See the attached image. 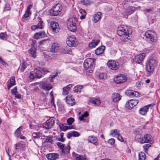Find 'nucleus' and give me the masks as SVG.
Masks as SVG:
<instances>
[{
	"mask_svg": "<svg viewBox=\"0 0 160 160\" xmlns=\"http://www.w3.org/2000/svg\"><path fill=\"white\" fill-rule=\"evenodd\" d=\"M139 160H145L146 156L145 153L143 152H141L139 153Z\"/></svg>",
	"mask_w": 160,
	"mask_h": 160,
	"instance_id": "nucleus-41",
	"label": "nucleus"
},
{
	"mask_svg": "<svg viewBox=\"0 0 160 160\" xmlns=\"http://www.w3.org/2000/svg\"><path fill=\"white\" fill-rule=\"evenodd\" d=\"M90 102L96 106H99L101 103V101L98 98H92L90 100Z\"/></svg>",
	"mask_w": 160,
	"mask_h": 160,
	"instance_id": "nucleus-26",
	"label": "nucleus"
},
{
	"mask_svg": "<svg viewBox=\"0 0 160 160\" xmlns=\"http://www.w3.org/2000/svg\"><path fill=\"white\" fill-rule=\"evenodd\" d=\"M70 147L69 146L65 147H64V148L62 149V152L65 153H68L69 152Z\"/></svg>",
	"mask_w": 160,
	"mask_h": 160,
	"instance_id": "nucleus-43",
	"label": "nucleus"
},
{
	"mask_svg": "<svg viewBox=\"0 0 160 160\" xmlns=\"http://www.w3.org/2000/svg\"><path fill=\"white\" fill-rule=\"evenodd\" d=\"M77 20L78 18L75 15H73L67 20V27L69 31L73 32L76 31L77 29L76 24Z\"/></svg>",
	"mask_w": 160,
	"mask_h": 160,
	"instance_id": "nucleus-3",
	"label": "nucleus"
},
{
	"mask_svg": "<svg viewBox=\"0 0 160 160\" xmlns=\"http://www.w3.org/2000/svg\"><path fill=\"white\" fill-rule=\"evenodd\" d=\"M117 137L118 139L121 142H124V139L121 136L120 133V135L118 136Z\"/></svg>",
	"mask_w": 160,
	"mask_h": 160,
	"instance_id": "nucleus-54",
	"label": "nucleus"
},
{
	"mask_svg": "<svg viewBox=\"0 0 160 160\" xmlns=\"http://www.w3.org/2000/svg\"><path fill=\"white\" fill-rule=\"evenodd\" d=\"M127 80V77L124 74H119L116 76L114 79L115 83L120 84L125 82Z\"/></svg>",
	"mask_w": 160,
	"mask_h": 160,
	"instance_id": "nucleus-8",
	"label": "nucleus"
},
{
	"mask_svg": "<svg viewBox=\"0 0 160 160\" xmlns=\"http://www.w3.org/2000/svg\"><path fill=\"white\" fill-rule=\"evenodd\" d=\"M36 51V48L33 47H32L29 51V52L34 58H36L37 56Z\"/></svg>",
	"mask_w": 160,
	"mask_h": 160,
	"instance_id": "nucleus-33",
	"label": "nucleus"
},
{
	"mask_svg": "<svg viewBox=\"0 0 160 160\" xmlns=\"http://www.w3.org/2000/svg\"><path fill=\"white\" fill-rule=\"evenodd\" d=\"M28 66V64L26 62H23L21 66L19 67L18 70L23 72Z\"/></svg>",
	"mask_w": 160,
	"mask_h": 160,
	"instance_id": "nucleus-39",
	"label": "nucleus"
},
{
	"mask_svg": "<svg viewBox=\"0 0 160 160\" xmlns=\"http://www.w3.org/2000/svg\"><path fill=\"white\" fill-rule=\"evenodd\" d=\"M32 41V47H35V44L36 43V41L32 39L31 40Z\"/></svg>",
	"mask_w": 160,
	"mask_h": 160,
	"instance_id": "nucleus-61",
	"label": "nucleus"
},
{
	"mask_svg": "<svg viewBox=\"0 0 160 160\" xmlns=\"http://www.w3.org/2000/svg\"><path fill=\"white\" fill-rule=\"evenodd\" d=\"M62 8V5L60 3H58L50 10V14L51 15L57 16L60 13Z\"/></svg>",
	"mask_w": 160,
	"mask_h": 160,
	"instance_id": "nucleus-6",
	"label": "nucleus"
},
{
	"mask_svg": "<svg viewBox=\"0 0 160 160\" xmlns=\"http://www.w3.org/2000/svg\"><path fill=\"white\" fill-rule=\"evenodd\" d=\"M47 41H48V39H44V40H43L41 41H40L39 42V44L40 45H41V44H43L45 42H46Z\"/></svg>",
	"mask_w": 160,
	"mask_h": 160,
	"instance_id": "nucleus-64",
	"label": "nucleus"
},
{
	"mask_svg": "<svg viewBox=\"0 0 160 160\" xmlns=\"http://www.w3.org/2000/svg\"><path fill=\"white\" fill-rule=\"evenodd\" d=\"M46 157L48 160H55L59 156L58 154L54 153H50L46 155Z\"/></svg>",
	"mask_w": 160,
	"mask_h": 160,
	"instance_id": "nucleus-23",
	"label": "nucleus"
},
{
	"mask_svg": "<svg viewBox=\"0 0 160 160\" xmlns=\"http://www.w3.org/2000/svg\"><path fill=\"white\" fill-rule=\"evenodd\" d=\"M151 145L149 144H145L143 146L145 152H146L148 148Z\"/></svg>",
	"mask_w": 160,
	"mask_h": 160,
	"instance_id": "nucleus-55",
	"label": "nucleus"
},
{
	"mask_svg": "<svg viewBox=\"0 0 160 160\" xmlns=\"http://www.w3.org/2000/svg\"><path fill=\"white\" fill-rule=\"evenodd\" d=\"M57 145L61 150L64 148V144L60 142L57 143Z\"/></svg>",
	"mask_w": 160,
	"mask_h": 160,
	"instance_id": "nucleus-53",
	"label": "nucleus"
},
{
	"mask_svg": "<svg viewBox=\"0 0 160 160\" xmlns=\"http://www.w3.org/2000/svg\"><path fill=\"white\" fill-rule=\"evenodd\" d=\"M102 13L100 12H98L97 13L95 14L93 16V21L95 23L98 22L101 19V15Z\"/></svg>",
	"mask_w": 160,
	"mask_h": 160,
	"instance_id": "nucleus-28",
	"label": "nucleus"
},
{
	"mask_svg": "<svg viewBox=\"0 0 160 160\" xmlns=\"http://www.w3.org/2000/svg\"><path fill=\"white\" fill-rule=\"evenodd\" d=\"M79 12L80 13L82 14V15H81L80 17V18L82 20H83L85 19L86 14V11L84 9L81 8L79 10Z\"/></svg>",
	"mask_w": 160,
	"mask_h": 160,
	"instance_id": "nucleus-38",
	"label": "nucleus"
},
{
	"mask_svg": "<svg viewBox=\"0 0 160 160\" xmlns=\"http://www.w3.org/2000/svg\"><path fill=\"white\" fill-rule=\"evenodd\" d=\"M146 56L145 53H142L135 57V62L137 63L141 64Z\"/></svg>",
	"mask_w": 160,
	"mask_h": 160,
	"instance_id": "nucleus-14",
	"label": "nucleus"
},
{
	"mask_svg": "<svg viewBox=\"0 0 160 160\" xmlns=\"http://www.w3.org/2000/svg\"><path fill=\"white\" fill-rule=\"evenodd\" d=\"M66 42L67 45L70 47H75L78 44V41L74 35L68 36Z\"/></svg>",
	"mask_w": 160,
	"mask_h": 160,
	"instance_id": "nucleus-7",
	"label": "nucleus"
},
{
	"mask_svg": "<svg viewBox=\"0 0 160 160\" xmlns=\"http://www.w3.org/2000/svg\"><path fill=\"white\" fill-rule=\"evenodd\" d=\"M120 132L119 130L117 129H113L110 131V135L112 136L113 137H117L118 136L120 135Z\"/></svg>",
	"mask_w": 160,
	"mask_h": 160,
	"instance_id": "nucleus-34",
	"label": "nucleus"
},
{
	"mask_svg": "<svg viewBox=\"0 0 160 160\" xmlns=\"http://www.w3.org/2000/svg\"><path fill=\"white\" fill-rule=\"evenodd\" d=\"M37 28H38L37 25H33L31 27V29L32 30H34Z\"/></svg>",
	"mask_w": 160,
	"mask_h": 160,
	"instance_id": "nucleus-62",
	"label": "nucleus"
},
{
	"mask_svg": "<svg viewBox=\"0 0 160 160\" xmlns=\"http://www.w3.org/2000/svg\"><path fill=\"white\" fill-rule=\"evenodd\" d=\"M88 141L90 143H93L96 146L98 145V139L96 137L93 136H89L88 138Z\"/></svg>",
	"mask_w": 160,
	"mask_h": 160,
	"instance_id": "nucleus-24",
	"label": "nucleus"
},
{
	"mask_svg": "<svg viewBox=\"0 0 160 160\" xmlns=\"http://www.w3.org/2000/svg\"><path fill=\"white\" fill-rule=\"evenodd\" d=\"M72 133L73 137H78L80 136V134L79 133L76 131H73L72 132Z\"/></svg>",
	"mask_w": 160,
	"mask_h": 160,
	"instance_id": "nucleus-50",
	"label": "nucleus"
},
{
	"mask_svg": "<svg viewBox=\"0 0 160 160\" xmlns=\"http://www.w3.org/2000/svg\"><path fill=\"white\" fill-rule=\"evenodd\" d=\"M43 22L41 20H40L39 22L38 23L37 25L38 28H39L40 29H42V28L43 26Z\"/></svg>",
	"mask_w": 160,
	"mask_h": 160,
	"instance_id": "nucleus-51",
	"label": "nucleus"
},
{
	"mask_svg": "<svg viewBox=\"0 0 160 160\" xmlns=\"http://www.w3.org/2000/svg\"><path fill=\"white\" fill-rule=\"evenodd\" d=\"M15 78L12 77L9 79L8 82V88L9 90L15 84Z\"/></svg>",
	"mask_w": 160,
	"mask_h": 160,
	"instance_id": "nucleus-25",
	"label": "nucleus"
},
{
	"mask_svg": "<svg viewBox=\"0 0 160 160\" xmlns=\"http://www.w3.org/2000/svg\"><path fill=\"white\" fill-rule=\"evenodd\" d=\"M94 60L92 58H88L85 59L83 63L84 68L88 69L87 72L90 73L93 72Z\"/></svg>",
	"mask_w": 160,
	"mask_h": 160,
	"instance_id": "nucleus-4",
	"label": "nucleus"
},
{
	"mask_svg": "<svg viewBox=\"0 0 160 160\" xmlns=\"http://www.w3.org/2000/svg\"><path fill=\"white\" fill-rule=\"evenodd\" d=\"M11 9V8L10 5L9 4H6L4 7V11H6L9 10H10Z\"/></svg>",
	"mask_w": 160,
	"mask_h": 160,
	"instance_id": "nucleus-52",
	"label": "nucleus"
},
{
	"mask_svg": "<svg viewBox=\"0 0 160 160\" xmlns=\"http://www.w3.org/2000/svg\"><path fill=\"white\" fill-rule=\"evenodd\" d=\"M112 100L114 102L119 101L121 99L120 95L118 93H115L112 94Z\"/></svg>",
	"mask_w": 160,
	"mask_h": 160,
	"instance_id": "nucleus-27",
	"label": "nucleus"
},
{
	"mask_svg": "<svg viewBox=\"0 0 160 160\" xmlns=\"http://www.w3.org/2000/svg\"><path fill=\"white\" fill-rule=\"evenodd\" d=\"M144 36L147 38H149L152 42H156L158 40L156 33L153 30L147 31L144 34Z\"/></svg>",
	"mask_w": 160,
	"mask_h": 160,
	"instance_id": "nucleus-5",
	"label": "nucleus"
},
{
	"mask_svg": "<svg viewBox=\"0 0 160 160\" xmlns=\"http://www.w3.org/2000/svg\"><path fill=\"white\" fill-rule=\"evenodd\" d=\"M125 94L130 97H138L139 96L138 92L131 90H127L125 91Z\"/></svg>",
	"mask_w": 160,
	"mask_h": 160,
	"instance_id": "nucleus-19",
	"label": "nucleus"
},
{
	"mask_svg": "<svg viewBox=\"0 0 160 160\" xmlns=\"http://www.w3.org/2000/svg\"><path fill=\"white\" fill-rule=\"evenodd\" d=\"M51 27L53 32L57 33L59 32V27L57 22L53 21H52L51 23Z\"/></svg>",
	"mask_w": 160,
	"mask_h": 160,
	"instance_id": "nucleus-17",
	"label": "nucleus"
},
{
	"mask_svg": "<svg viewBox=\"0 0 160 160\" xmlns=\"http://www.w3.org/2000/svg\"><path fill=\"white\" fill-rule=\"evenodd\" d=\"M117 33L120 36V39L123 42H127L130 39L129 37L131 35L129 34L127 27L125 26L121 25L119 26Z\"/></svg>",
	"mask_w": 160,
	"mask_h": 160,
	"instance_id": "nucleus-1",
	"label": "nucleus"
},
{
	"mask_svg": "<svg viewBox=\"0 0 160 160\" xmlns=\"http://www.w3.org/2000/svg\"><path fill=\"white\" fill-rule=\"evenodd\" d=\"M100 41L99 39L93 40L91 42L89 43V46L90 48H94L98 44Z\"/></svg>",
	"mask_w": 160,
	"mask_h": 160,
	"instance_id": "nucleus-31",
	"label": "nucleus"
},
{
	"mask_svg": "<svg viewBox=\"0 0 160 160\" xmlns=\"http://www.w3.org/2000/svg\"><path fill=\"white\" fill-rule=\"evenodd\" d=\"M50 95L51 96V104H52L53 106H55V105L54 103V99L53 93L52 91L50 92Z\"/></svg>",
	"mask_w": 160,
	"mask_h": 160,
	"instance_id": "nucleus-45",
	"label": "nucleus"
},
{
	"mask_svg": "<svg viewBox=\"0 0 160 160\" xmlns=\"http://www.w3.org/2000/svg\"><path fill=\"white\" fill-rule=\"evenodd\" d=\"M92 2V1H90L89 0H82L80 1V3L86 6L90 5Z\"/></svg>",
	"mask_w": 160,
	"mask_h": 160,
	"instance_id": "nucleus-40",
	"label": "nucleus"
},
{
	"mask_svg": "<svg viewBox=\"0 0 160 160\" xmlns=\"http://www.w3.org/2000/svg\"><path fill=\"white\" fill-rule=\"evenodd\" d=\"M158 63V61L153 58H149L146 61L145 63V69L149 73V75L153 73Z\"/></svg>",
	"mask_w": 160,
	"mask_h": 160,
	"instance_id": "nucleus-2",
	"label": "nucleus"
},
{
	"mask_svg": "<svg viewBox=\"0 0 160 160\" xmlns=\"http://www.w3.org/2000/svg\"><path fill=\"white\" fill-rule=\"evenodd\" d=\"M72 155L74 159L77 160H87L85 156L78 154L74 152L72 153Z\"/></svg>",
	"mask_w": 160,
	"mask_h": 160,
	"instance_id": "nucleus-21",
	"label": "nucleus"
},
{
	"mask_svg": "<svg viewBox=\"0 0 160 160\" xmlns=\"http://www.w3.org/2000/svg\"><path fill=\"white\" fill-rule=\"evenodd\" d=\"M72 87L71 84H69L66 87L63 88L62 94L66 95L68 93V91L70 90V88Z\"/></svg>",
	"mask_w": 160,
	"mask_h": 160,
	"instance_id": "nucleus-35",
	"label": "nucleus"
},
{
	"mask_svg": "<svg viewBox=\"0 0 160 160\" xmlns=\"http://www.w3.org/2000/svg\"><path fill=\"white\" fill-rule=\"evenodd\" d=\"M138 8L131 6L128 7L124 12V17L128 18V16L133 13Z\"/></svg>",
	"mask_w": 160,
	"mask_h": 160,
	"instance_id": "nucleus-15",
	"label": "nucleus"
},
{
	"mask_svg": "<svg viewBox=\"0 0 160 160\" xmlns=\"http://www.w3.org/2000/svg\"><path fill=\"white\" fill-rule=\"evenodd\" d=\"M54 123L55 120L54 118L51 117L43 124V127L46 129H50L52 127Z\"/></svg>",
	"mask_w": 160,
	"mask_h": 160,
	"instance_id": "nucleus-10",
	"label": "nucleus"
},
{
	"mask_svg": "<svg viewBox=\"0 0 160 160\" xmlns=\"http://www.w3.org/2000/svg\"><path fill=\"white\" fill-rule=\"evenodd\" d=\"M105 47L102 46L98 48L95 51V52L97 55H99L102 54L105 49Z\"/></svg>",
	"mask_w": 160,
	"mask_h": 160,
	"instance_id": "nucleus-29",
	"label": "nucleus"
},
{
	"mask_svg": "<svg viewBox=\"0 0 160 160\" xmlns=\"http://www.w3.org/2000/svg\"><path fill=\"white\" fill-rule=\"evenodd\" d=\"M83 88L82 86L81 85H77L74 88L73 90L74 92L80 93L81 89Z\"/></svg>",
	"mask_w": 160,
	"mask_h": 160,
	"instance_id": "nucleus-37",
	"label": "nucleus"
},
{
	"mask_svg": "<svg viewBox=\"0 0 160 160\" xmlns=\"http://www.w3.org/2000/svg\"><path fill=\"white\" fill-rule=\"evenodd\" d=\"M152 106V104H150L141 108L139 110L140 114L142 115H145L148 112L149 108Z\"/></svg>",
	"mask_w": 160,
	"mask_h": 160,
	"instance_id": "nucleus-22",
	"label": "nucleus"
},
{
	"mask_svg": "<svg viewBox=\"0 0 160 160\" xmlns=\"http://www.w3.org/2000/svg\"><path fill=\"white\" fill-rule=\"evenodd\" d=\"M59 127L61 130L62 131H66L67 129V127L64 126L63 124L60 123L59 125Z\"/></svg>",
	"mask_w": 160,
	"mask_h": 160,
	"instance_id": "nucleus-47",
	"label": "nucleus"
},
{
	"mask_svg": "<svg viewBox=\"0 0 160 160\" xmlns=\"http://www.w3.org/2000/svg\"><path fill=\"white\" fill-rule=\"evenodd\" d=\"M43 54L44 56V57L45 59H46L47 58L48 59L47 60H49L51 59L50 57L48 55H47V54H46V52H43Z\"/></svg>",
	"mask_w": 160,
	"mask_h": 160,
	"instance_id": "nucleus-59",
	"label": "nucleus"
},
{
	"mask_svg": "<svg viewBox=\"0 0 160 160\" xmlns=\"http://www.w3.org/2000/svg\"><path fill=\"white\" fill-rule=\"evenodd\" d=\"M7 35L6 33H1L0 34V38L3 40H5L7 39Z\"/></svg>",
	"mask_w": 160,
	"mask_h": 160,
	"instance_id": "nucleus-48",
	"label": "nucleus"
},
{
	"mask_svg": "<svg viewBox=\"0 0 160 160\" xmlns=\"http://www.w3.org/2000/svg\"><path fill=\"white\" fill-rule=\"evenodd\" d=\"M107 75L106 73H102L98 75L99 78L102 79H105L106 78Z\"/></svg>",
	"mask_w": 160,
	"mask_h": 160,
	"instance_id": "nucleus-46",
	"label": "nucleus"
},
{
	"mask_svg": "<svg viewBox=\"0 0 160 160\" xmlns=\"http://www.w3.org/2000/svg\"><path fill=\"white\" fill-rule=\"evenodd\" d=\"M15 97L18 98H21V95L19 94H18V92L16 93L15 94H14Z\"/></svg>",
	"mask_w": 160,
	"mask_h": 160,
	"instance_id": "nucleus-63",
	"label": "nucleus"
},
{
	"mask_svg": "<svg viewBox=\"0 0 160 160\" xmlns=\"http://www.w3.org/2000/svg\"><path fill=\"white\" fill-rule=\"evenodd\" d=\"M32 5H30L29 6L27 7V9L25 13L23 15L22 18H27L29 17L31 14V12H30V10L32 8Z\"/></svg>",
	"mask_w": 160,
	"mask_h": 160,
	"instance_id": "nucleus-32",
	"label": "nucleus"
},
{
	"mask_svg": "<svg viewBox=\"0 0 160 160\" xmlns=\"http://www.w3.org/2000/svg\"><path fill=\"white\" fill-rule=\"evenodd\" d=\"M57 73L55 75H51V77L47 79L49 80L50 82H52V79L55 78L57 76Z\"/></svg>",
	"mask_w": 160,
	"mask_h": 160,
	"instance_id": "nucleus-58",
	"label": "nucleus"
},
{
	"mask_svg": "<svg viewBox=\"0 0 160 160\" xmlns=\"http://www.w3.org/2000/svg\"><path fill=\"white\" fill-rule=\"evenodd\" d=\"M152 137L149 134L145 135L143 137L141 138L140 143L142 144L144 143H150L152 142Z\"/></svg>",
	"mask_w": 160,
	"mask_h": 160,
	"instance_id": "nucleus-16",
	"label": "nucleus"
},
{
	"mask_svg": "<svg viewBox=\"0 0 160 160\" xmlns=\"http://www.w3.org/2000/svg\"><path fill=\"white\" fill-rule=\"evenodd\" d=\"M58 51L64 53H68V52L65 49H63V48H62L61 47L60 49H59Z\"/></svg>",
	"mask_w": 160,
	"mask_h": 160,
	"instance_id": "nucleus-57",
	"label": "nucleus"
},
{
	"mask_svg": "<svg viewBox=\"0 0 160 160\" xmlns=\"http://www.w3.org/2000/svg\"><path fill=\"white\" fill-rule=\"evenodd\" d=\"M108 142L109 144L113 146L114 144L115 140L114 138H111L108 140Z\"/></svg>",
	"mask_w": 160,
	"mask_h": 160,
	"instance_id": "nucleus-49",
	"label": "nucleus"
},
{
	"mask_svg": "<svg viewBox=\"0 0 160 160\" xmlns=\"http://www.w3.org/2000/svg\"><path fill=\"white\" fill-rule=\"evenodd\" d=\"M45 35L44 32L41 31L36 33L34 36V38L36 39H38L40 38L44 37Z\"/></svg>",
	"mask_w": 160,
	"mask_h": 160,
	"instance_id": "nucleus-30",
	"label": "nucleus"
},
{
	"mask_svg": "<svg viewBox=\"0 0 160 160\" xmlns=\"http://www.w3.org/2000/svg\"><path fill=\"white\" fill-rule=\"evenodd\" d=\"M49 82L50 81L48 79L42 82V86L43 89L45 90L49 91L52 88V86Z\"/></svg>",
	"mask_w": 160,
	"mask_h": 160,
	"instance_id": "nucleus-12",
	"label": "nucleus"
},
{
	"mask_svg": "<svg viewBox=\"0 0 160 160\" xmlns=\"http://www.w3.org/2000/svg\"><path fill=\"white\" fill-rule=\"evenodd\" d=\"M138 102L137 100H131L126 103V107L128 109H131L137 104Z\"/></svg>",
	"mask_w": 160,
	"mask_h": 160,
	"instance_id": "nucleus-13",
	"label": "nucleus"
},
{
	"mask_svg": "<svg viewBox=\"0 0 160 160\" xmlns=\"http://www.w3.org/2000/svg\"><path fill=\"white\" fill-rule=\"evenodd\" d=\"M65 138H62L60 137H58L56 138L57 140L61 141V142H64L65 141Z\"/></svg>",
	"mask_w": 160,
	"mask_h": 160,
	"instance_id": "nucleus-60",
	"label": "nucleus"
},
{
	"mask_svg": "<svg viewBox=\"0 0 160 160\" xmlns=\"http://www.w3.org/2000/svg\"><path fill=\"white\" fill-rule=\"evenodd\" d=\"M21 127H20L16 130L14 134L17 138H18L20 136L21 131L20 130V129L21 128Z\"/></svg>",
	"mask_w": 160,
	"mask_h": 160,
	"instance_id": "nucleus-42",
	"label": "nucleus"
},
{
	"mask_svg": "<svg viewBox=\"0 0 160 160\" xmlns=\"http://www.w3.org/2000/svg\"><path fill=\"white\" fill-rule=\"evenodd\" d=\"M89 116V113L87 111H86L81 116L78 117V119L81 121H83Z\"/></svg>",
	"mask_w": 160,
	"mask_h": 160,
	"instance_id": "nucleus-36",
	"label": "nucleus"
},
{
	"mask_svg": "<svg viewBox=\"0 0 160 160\" xmlns=\"http://www.w3.org/2000/svg\"><path fill=\"white\" fill-rule=\"evenodd\" d=\"M60 49V45L58 43H54L52 45L51 48V52L52 53H55L58 51Z\"/></svg>",
	"mask_w": 160,
	"mask_h": 160,
	"instance_id": "nucleus-20",
	"label": "nucleus"
},
{
	"mask_svg": "<svg viewBox=\"0 0 160 160\" xmlns=\"http://www.w3.org/2000/svg\"><path fill=\"white\" fill-rule=\"evenodd\" d=\"M107 65L111 69L116 70L119 67V65L118 62L114 60H109L108 62Z\"/></svg>",
	"mask_w": 160,
	"mask_h": 160,
	"instance_id": "nucleus-11",
	"label": "nucleus"
},
{
	"mask_svg": "<svg viewBox=\"0 0 160 160\" xmlns=\"http://www.w3.org/2000/svg\"><path fill=\"white\" fill-rule=\"evenodd\" d=\"M66 101L68 104L71 106L74 105L75 103L74 99L73 96L70 94L67 96Z\"/></svg>",
	"mask_w": 160,
	"mask_h": 160,
	"instance_id": "nucleus-18",
	"label": "nucleus"
},
{
	"mask_svg": "<svg viewBox=\"0 0 160 160\" xmlns=\"http://www.w3.org/2000/svg\"><path fill=\"white\" fill-rule=\"evenodd\" d=\"M11 91L12 94L13 95L15 94L17 92V88H16V87H14L13 89L11 90Z\"/></svg>",
	"mask_w": 160,
	"mask_h": 160,
	"instance_id": "nucleus-56",
	"label": "nucleus"
},
{
	"mask_svg": "<svg viewBox=\"0 0 160 160\" xmlns=\"http://www.w3.org/2000/svg\"><path fill=\"white\" fill-rule=\"evenodd\" d=\"M42 75V72L40 70L35 69L30 72L29 77L30 79L32 80L35 78H40Z\"/></svg>",
	"mask_w": 160,
	"mask_h": 160,
	"instance_id": "nucleus-9",
	"label": "nucleus"
},
{
	"mask_svg": "<svg viewBox=\"0 0 160 160\" xmlns=\"http://www.w3.org/2000/svg\"><path fill=\"white\" fill-rule=\"evenodd\" d=\"M74 121V119L73 118H70L67 120V122L69 125H71Z\"/></svg>",
	"mask_w": 160,
	"mask_h": 160,
	"instance_id": "nucleus-44",
	"label": "nucleus"
}]
</instances>
